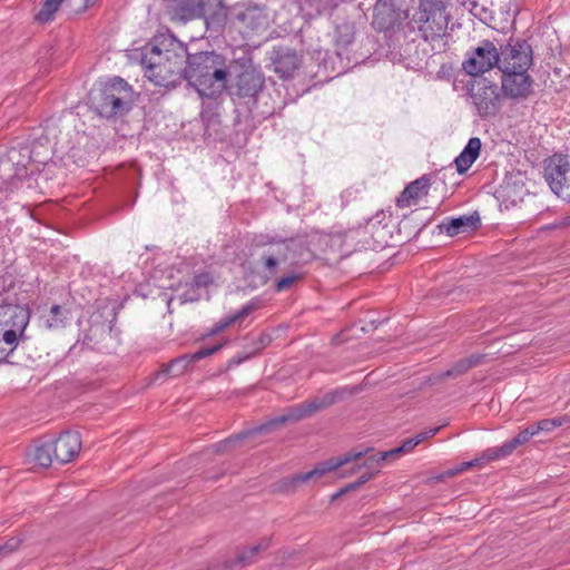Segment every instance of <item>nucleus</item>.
Here are the masks:
<instances>
[{
  "label": "nucleus",
  "mask_w": 570,
  "mask_h": 570,
  "mask_svg": "<svg viewBox=\"0 0 570 570\" xmlns=\"http://www.w3.org/2000/svg\"><path fill=\"white\" fill-rule=\"evenodd\" d=\"M244 436H245L244 434H238L235 438H228V439L215 444L214 445L215 452L218 453V452H223V451L227 450L229 446L235 444L237 441L242 440Z\"/></svg>",
  "instance_id": "a19ab883"
},
{
  "label": "nucleus",
  "mask_w": 570,
  "mask_h": 570,
  "mask_svg": "<svg viewBox=\"0 0 570 570\" xmlns=\"http://www.w3.org/2000/svg\"><path fill=\"white\" fill-rule=\"evenodd\" d=\"M29 323V311L23 307L16 306L11 309L10 318L6 321L10 328L6 330L2 334V341L10 345L16 346L18 338L23 334Z\"/></svg>",
  "instance_id": "aec40b11"
},
{
  "label": "nucleus",
  "mask_w": 570,
  "mask_h": 570,
  "mask_svg": "<svg viewBox=\"0 0 570 570\" xmlns=\"http://www.w3.org/2000/svg\"><path fill=\"white\" fill-rule=\"evenodd\" d=\"M346 491H343V488L341 490H338L337 492H335L333 495H332V500H336L338 499L340 497H342L343 494H345Z\"/></svg>",
  "instance_id": "de8ad7c7"
},
{
  "label": "nucleus",
  "mask_w": 570,
  "mask_h": 570,
  "mask_svg": "<svg viewBox=\"0 0 570 570\" xmlns=\"http://www.w3.org/2000/svg\"><path fill=\"white\" fill-rule=\"evenodd\" d=\"M261 307V301L258 298L250 299L247 304H245L239 311L235 314L229 315L219 320L210 330V334H218L225 328L229 327L236 322H242L245 317H247L250 313L258 309Z\"/></svg>",
  "instance_id": "a878e982"
},
{
  "label": "nucleus",
  "mask_w": 570,
  "mask_h": 570,
  "mask_svg": "<svg viewBox=\"0 0 570 570\" xmlns=\"http://www.w3.org/2000/svg\"><path fill=\"white\" fill-rule=\"evenodd\" d=\"M449 21L445 0H420L409 26L425 41H433L445 35Z\"/></svg>",
  "instance_id": "20e7f679"
},
{
  "label": "nucleus",
  "mask_w": 570,
  "mask_h": 570,
  "mask_svg": "<svg viewBox=\"0 0 570 570\" xmlns=\"http://www.w3.org/2000/svg\"><path fill=\"white\" fill-rule=\"evenodd\" d=\"M236 20L239 21L245 29L250 31H257L262 27H264L266 22V17L256 7H249L244 11L236 14Z\"/></svg>",
  "instance_id": "c85d7f7f"
},
{
  "label": "nucleus",
  "mask_w": 570,
  "mask_h": 570,
  "mask_svg": "<svg viewBox=\"0 0 570 570\" xmlns=\"http://www.w3.org/2000/svg\"><path fill=\"white\" fill-rule=\"evenodd\" d=\"M261 264L265 272L266 279H269L278 272L281 264L289 258L291 242L286 239H269L262 243Z\"/></svg>",
  "instance_id": "4468645a"
},
{
  "label": "nucleus",
  "mask_w": 570,
  "mask_h": 570,
  "mask_svg": "<svg viewBox=\"0 0 570 570\" xmlns=\"http://www.w3.org/2000/svg\"><path fill=\"white\" fill-rule=\"evenodd\" d=\"M525 194L527 188L523 177L520 174L507 177L500 187L501 197L505 200H510L513 205L518 202H522Z\"/></svg>",
  "instance_id": "5701e85b"
},
{
  "label": "nucleus",
  "mask_w": 570,
  "mask_h": 570,
  "mask_svg": "<svg viewBox=\"0 0 570 570\" xmlns=\"http://www.w3.org/2000/svg\"><path fill=\"white\" fill-rule=\"evenodd\" d=\"M480 225V216L478 213L470 215H463L456 218H452L446 225L445 230L450 236H455L461 233L476 229Z\"/></svg>",
  "instance_id": "cd10ccee"
},
{
  "label": "nucleus",
  "mask_w": 570,
  "mask_h": 570,
  "mask_svg": "<svg viewBox=\"0 0 570 570\" xmlns=\"http://www.w3.org/2000/svg\"><path fill=\"white\" fill-rule=\"evenodd\" d=\"M354 26L348 22H344L336 27L335 30V43L340 48H347L354 41Z\"/></svg>",
  "instance_id": "2f4dec72"
},
{
  "label": "nucleus",
  "mask_w": 570,
  "mask_h": 570,
  "mask_svg": "<svg viewBox=\"0 0 570 570\" xmlns=\"http://www.w3.org/2000/svg\"><path fill=\"white\" fill-rule=\"evenodd\" d=\"M402 0H377L373 10L372 27L387 32L400 27L409 17Z\"/></svg>",
  "instance_id": "9d476101"
},
{
  "label": "nucleus",
  "mask_w": 570,
  "mask_h": 570,
  "mask_svg": "<svg viewBox=\"0 0 570 570\" xmlns=\"http://www.w3.org/2000/svg\"><path fill=\"white\" fill-rule=\"evenodd\" d=\"M273 71L282 79L292 78L302 65V57L289 47H275L271 52Z\"/></svg>",
  "instance_id": "dca6fc26"
},
{
  "label": "nucleus",
  "mask_w": 570,
  "mask_h": 570,
  "mask_svg": "<svg viewBox=\"0 0 570 570\" xmlns=\"http://www.w3.org/2000/svg\"><path fill=\"white\" fill-rule=\"evenodd\" d=\"M229 75H233L230 95L238 98L256 99L264 88L265 76L261 67L250 58L243 57L235 60Z\"/></svg>",
  "instance_id": "423d86ee"
},
{
  "label": "nucleus",
  "mask_w": 570,
  "mask_h": 570,
  "mask_svg": "<svg viewBox=\"0 0 570 570\" xmlns=\"http://www.w3.org/2000/svg\"><path fill=\"white\" fill-rule=\"evenodd\" d=\"M7 551V546H0V554Z\"/></svg>",
  "instance_id": "3c124183"
},
{
  "label": "nucleus",
  "mask_w": 570,
  "mask_h": 570,
  "mask_svg": "<svg viewBox=\"0 0 570 570\" xmlns=\"http://www.w3.org/2000/svg\"><path fill=\"white\" fill-rule=\"evenodd\" d=\"M187 48L173 35H159L141 53L145 77L156 86L176 87L184 80Z\"/></svg>",
  "instance_id": "f257e3e1"
},
{
  "label": "nucleus",
  "mask_w": 570,
  "mask_h": 570,
  "mask_svg": "<svg viewBox=\"0 0 570 570\" xmlns=\"http://www.w3.org/2000/svg\"><path fill=\"white\" fill-rule=\"evenodd\" d=\"M501 91L504 97L520 100L527 99L533 92V78L528 70H502Z\"/></svg>",
  "instance_id": "ddd939ff"
},
{
  "label": "nucleus",
  "mask_w": 570,
  "mask_h": 570,
  "mask_svg": "<svg viewBox=\"0 0 570 570\" xmlns=\"http://www.w3.org/2000/svg\"><path fill=\"white\" fill-rule=\"evenodd\" d=\"M430 186V178L426 175L415 179L410 183L396 198V206L399 208H406L416 205L420 199L428 195Z\"/></svg>",
  "instance_id": "412c9836"
},
{
  "label": "nucleus",
  "mask_w": 570,
  "mask_h": 570,
  "mask_svg": "<svg viewBox=\"0 0 570 570\" xmlns=\"http://www.w3.org/2000/svg\"><path fill=\"white\" fill-rule=\"evenodd\" d=\"M499 48L490 40H483L481 45L468 52L462 62V69L472 77L483 78L482 75L494 67L499 68Z\"/></svg>",
  "instance_id": "1a4fd4ad"
},
{
  "label": "nucleus",
  "mask_w": 570,
  "mask_h": 570,
  "mask_svg": "<svg viewBox=\"0 0 570 570\" xmlns=\"http://www.w3.org/2000/svg\"><path fill=\"white\" fill-rule=\"evenodd\" d=\"M196 299H198V295H196V294H188V293L184 294V302H187V301L193 302Z\"/></svg>",
  "instance_id": "49530a36"
},
{
  "label": "nucleus",
  "mask_w": 570,
  "mask_h": 570,
  "mask_svg": "<svg viewBox=\"0 0 570 570\" xmlns=\"http://www.w3.org/2000/svg\"><path fill=\"white\" fill-rule=\"evenodd\" d=\"M312 7H315V10L318 14L325 12L334 4L330 0H309Z\"/></svg>",
  "instance_id": "79ce46f5"
},
{
  "label": "nucleus",
  "mask_w": 570,
  "mask_h": 570,
  "mask_svg": "<svg viewBox=\"0 0 570 570\" xmlns=\"http://www.w3.org/2000/svg\"><path fill=\"white\" fill-rule=\"evenodd\" d=\"M69 312L60 305H53L46 318V326L51 330H59L66 326Z\"/></svg>",
  "instance_id": "c756f323"
},
{
  "label": "nucleus",
  "mask_w": 570,
  "mask_h": 570,
  "mask_svg": "<svg viewBox=\"0 0 570 570\" xmlns=\"http://www.w3.org/2000/svg\"><path fill=\"white\" fill-rule=\"evenodd\" d=\"M166 8L169 19L178 23L200 19L205 14L203 0H167Z\"/></svg>",
  "instance_id": "f3484780"
},
{
  "label": "nucleus",
  "mask_w": 570,
  "mask_h": 570,
  "mask_svg": "<svg viewBox=\"0 0 570 570\" xmlns=\"http://www.w3.org/2000/svg\"><path fill=\"white\" fill-rule=\"evenodd\" d=\"M268 547V541H264L263 543H259L257 546H253L250 547L249 549V554L250 556H247L245 553L240 554L238 557V560L240 563H247L250 561V558L256 554L258 551H261L262 549H266Z\"/></svg>",
  "instance_id": "ea45409f"
},
{
  "label": "nucleus",
  "mask_w": 570,
  "mask_h": 570,
  "mask_svg": "<svg viewBox=\"0 0 570 570\" xmlns=\"http://www.w3.org/2000/svg\"><path fill=\"white\" fill-rule=\"evenodd\" d=\"M242 361H243L242 358H238V360L234 361V363L240 364Z\"/></svg>",
  "instance_id": "603ef678"
},
{
  "label": "nucleus",
  "mask_w": 570,
  "mask_h": 570,
  "mask_svg": "<svg viewBox=\"0 0 570 570\" xmlns=\"http://www.w3.org/2000/svg\"><path fill=\"white\" fill-rule=\"evenodd\" d=\"M439 430H440V428H432V429H429L428 431H424L423 433L425 435V439L434 436L439 432Z\"/></svg>",
  "instance_id": "a18cd8bd"
},
{
  "label": "nucleus",
  "mask_w": 570,
  "mask_h": 570,
  "mask_svg": "<svg viewBox=\"0 0 570 570\" xmlns=\"http://www.w3.org/2000/svg\"><path fill=\"white\" fill-rule=\"evenodd\" d=\"M544 177L551 190L570 200V156L554 154L546 160Z\"/></svg>",
  "instance_id": "6e6552de"
},
{
  "label": "nucleus",
  "mask_w": 570,
  "mask_h": 570,
  "mask_svg": "<svg viewBox=\"0 0 570 570\" xmlns=\"http://www.w3.org/2000/svg\"><path fill=\"white\" fill-rule=\"evenodd\" d=\"M107 334L104 323H92L83 335V343L94 348Z\"/></svg>",
  "instance_id": "473e14b6"
},
{
  "label": "nucleus",
  "mask_w": 570,
  "mask_h": 570,
  "mask_svg": "<svg viewBox=\"0 0 570 570\" xmlns=\"http://www.w3.org/2000/svg\"><path fill=\"white\" fill-rule=\"evenodd\" d=\"M499 70H529L533 61L531 46L527 41L517 40L502 45L499 48Z\"/></svg>",
  "instance_id": "f8f14e48"
},
{
  "label": "nucleus",
  "mask_w": 570,
  "mask_h": 570,
  "mask_svg": "<svg viewBox=\"0 0 570 570\" xmlns=\"http://www.w3.org/2000/svg\"><path fill=\"white\" fill-rule=\"evenodd\" d=\"M363 455H364L363 452H351V453L344 454L340 458H332L327 461L318 463L313 470H311L308 472L298 473V474L294 475L291 479V483L293 485H296L298 483H303V482L309 481L312 479L321 478L330 471H334L345 464H348L351 462L360 460Z\"/></svg>",
  "instance_id": "a211bd4d"
},
{
  "label": "nucleus",
  "mask_w": 570,
  "mask_h": 570,
  "mask_svg": "<svg viewBox=\"0 0 570 570\" xmlns=\"http://www.w3.org/2000/svg\"><path fill=\"white\" fill-rule=\"evenodd\" d=\"M534 435H537L533 425H530L505 443L513 453L518 446L525 444Z\"/></svg>",
  "instance_id": "f704fd0d"
},
{
  "label": "nucleus",
  "mask_w": 570,
  "mask_h": 570,
  "mask_svg": "<svg viewBox=\"0 0 570 570\" xmlns=\"http://www.w3.org/2000/svg\"><path fill=\"white\" fill-rule=\"evenodd\" d=\"M261 307V301L258 298L250 299L247 304H245L239 311L235 314L229 315L219 320L210 330V334H218L225 328L229 327L236 322H242L245 317H247L250 313L258 309Z\"/></svg>",
  "instance_id": "393cba45"
},
{
  "label": "nucleus",
  "mask_w": 570,
  "mask_h": 570,
  "mask_svg": "<svg viewBox=\"0 0 570 570\" xmlns=\"http://www.w3.org/2000/svg\"><path fill=\"white\" fill-rule=\"evenodd\" d=\"M66 0H45L41 9L36 14L35 19L40 23H48L55 19L56 12Z\"/></svg>",
  "instance_id": "7c9ffc66"
},
{
  "label": "nucleus",
  "mask_w": 570,
  "mask_h": 570,
  "mask_svg": "<svg viewBox=\"0 0 570 570\" xmlns=\"http://www.w3.org/2000/svg\"><path fill=\"white\" fill-rule=\"evenodd\" d=\"M338 397V392H328L323 396L308 399L303 403L285 409L281 414L273 417L267 424L262 425L258 432L269 431L274 426H278L288 422H297L312 416L314 413L333 405Z\"/></svg>",
  "instance_id": "0eeeda50"
},
{
  "label": "nucleus",
  "mask_w": 570,
  "mask_h": 570,
  "mask_svg": "<svg viewBox=\"0 0 570 570\" xmlns=\"http://www.w3.org/2000/svg\"><path fill=\"white\" fill-rule=\"evenodd\" d=\"M470 370V364L465 358H462L453 364V366L439 375L440 380H445L448 377H456Z\"/></svg>",
  "instance_id": "c9c22d12"
},
{
  "label": "nucleus",
  "mask_w": 570,
  "mask_h": 570,
  "mask_svg": "<svg viewBox=\"0 0 570 570\" xmlns=\"http://www.w3.org/2000/svg\"><path fill=\"white\" fill-rule=\"evenodd\" d=\"M379 461L373 458V455H367L362 464H358L356 468H353L351 473L357 472L361 473L358 479L355 482H352L343 488V491L350 492L358 489L361 485L371 480L375 474L380 472Z\"/></svg>",
  "instance_id": "4be33fe9"
},
{
  "label": "nucleus",
  "mask_w": 570,
  "mask_h": 570,
  "mask_svg": "<svg viewBox=\"0 0 570 570\" xmlns=\"http://www.w3.org/2000/svg\"><path fill=\"white\" fill-rule=\"evenodd\" d=\"M481 149V140L478 137L470 138L468 145L454 159L456 170L459 174H464L469 170L472 164L476 160Z\"/></svg>",
  "instance_id": "bb28decb"
},
{
  "label": "nucleus",
  "mask_w": 570,
  "mask_h": 570,
  "mask_svg": "<svg viewBox=\"0 0 570 570\" xmlns=\"http://www.w3.org/2000/svg\"><path fill=\"white\" fill-rule=\"evenodd\" d=\"M261 307V301L258 298L250 299L247 304H245L239 311L235 314L229 315L219 320L210 330V334H218L225 328L229 327L236 322H242L245 317H247L250 313L258 309Z\"/></svg>",
  "instance_id": "b1692460"
},
{
  "label": "nucleus",
  "mask_w": 570,
  "mask_h": 570,
  "mask_svg": "<svg viewBox=\"0 0 570 570\" xmlns=\"http://www.w3.org/2000/svg\"><path fill=\"white\" fill-rule=\"evenodd\" d=\"M90 102L100 117H121L131 108L132 89L124 79L115 77L91 91Z\"/></svg>",
  "instance_id": "7ed1b4c3"
},
{
  "label": "nucleus",
  "mask_w": 570,
  "mask_h": 570,
  "mask_svg": "<svg viewBox=\"0 0 570 570\" xmlns=\"http://www.w3.org/2000/svg\"><path fill=\"white\" fill-rule=\"evenodd\" d=\"M417 444H420V440H414V438H413V439L405 441L401 446H399L396 449L375 453L372 455H373V458H375L379 461L380 466H382V463L385 462L386 460L396 458L401 452L411 451Z\"/></svg>",
  "instance_id": "72a5a7b5"
},
{
  "label": "nucleus",
  "mask_w": 570,
  "mask_h": 570,
  "mask_svg": "<svg viewBox=\"0 0 570 570\" xmlns=\"http://www.w3.org/2000/svg\"><path fill=\"white\" fill-rule=\"evenodd\" d=\"M553 421V430L562 424L560 419H551Z\"/></svg>",
  "instance_id": "09e8293b"
},
{
  "label": "nucleus",
  "mask_w": 570,
  "mask_h": 570,
  "mask_svg": "<svg viewBox=\"0 0 570 570\" xmlns=\"http://www.w3.org/2000/svg\"><path fill=\"white\" fill-rule=\"evenodd\" d=\"M212 283L213 278L208 273L198 274L193 279V286L196 288H206Z\"/></svg>",
  "instance_id": "58836bf2"
},
{
  "label": "nucleus",
  "mask_w": 570,
  "mask_h": 570,
  "mask_svg": "<svg viewBox=\"0 0 570 570\" xmlns=\"http://www.w3.org/2000/svg\"><path fill=\"white\" fill-rule=\"evenodd\" d=\"M96 1L97 0H66V6L75 12H82Z\"/></svg>",
  "instance_id": "4c0bfd02"
},
{
  "label": "nucleus",
  "mask_w": 570,
  "mask_h": 570,
  "mask_svg": "<svg viewBox=\"0 0 570 570\" xmlns=\"http://www.w3.org/2000/svg\"><path fill=\"white\" fill-rule=\"evenodd\" d=\"M223 347V344H215L209 347H200L197 352L191 355H183L177 357L169 363L165 364L158 372L155 373V381L166 380L167 377H175L181 375L190 363L197 362L204 357H207Z\"/></svg>",
  "instance_id": "2eb2a0df"
},
{
  "label": "nucleus",
  "mask_w": 570,
  "mask_h": 570,
  "mask_svg": "<svg viewBox=\"0 0 570 570\" xmlns=\"http://www.w3.org/2000/svg\"><path fill=\"white\" fill-rule=\"evenodd\" d=\"M229 70L226 58L215 51H187L184 79L203 98L215 99L227 88Z\"/></svg>",
  "instance_id": "f03ea898"
},
{
  "label": "nucleus",
  "mask_w": 570,
  "mask_h": 570,
  "mask_svg": "<svg viewBox=\"0 0 570 570\" xmlns=\"http://www.w3.org/2000/svg\"><path fill=\"white\" fill-rule=\"evenodd\" d=\"M414 440H420V443H421L422 441H424V440H425V435H424V433H423V432H422V433H419V434L414 438Z\"/></svg>",
  "instance_id": "8fccbe9b"
},
{
  "label": "nucleus",
  "mask_w": 570,
  "mask_h": 570,
  "mask_svg": "<svg viewBox=\"0 0 570 570\" xmlns=\"http://www.w3.org/2000/svg\"><path fill=\"white\" fill-rule=\"evenodd\" d=\"M81 450V436L75 431H65L55 440L42 441L32 452L33 461L48 468L52 463L65 464L71 462Z\"/></svg>",
  "instance_id": "39448f33"
},
{
  "label": "nucleus",
  "mask_w": 570,
  "mask_h": 570,
  "mask_svg": "<svg viewBox=\"0 0 570 570\" xmlns=\"http://www.w3.org/2000/svg\"><path fill=\"white\" fill-rule=\"evenodd\" d=\"M511 451L509 449V446L507 445V443L504 442L501 446H495V448H489L487 449L482 455L478 459H474L472 461H469V462H463L461 463L460 465H458L456 468L454 469H449L446 470L445 472L439 474L438 476H435V480L436 481H443L444 479L446 478H452L472 466H478L480 465L481 463L483 462H491V461H495V460H500V459H503V458H507L509 455H511Z\"/></svg>",
  "instance_id": "6ab92c4d"
},
{
  "label": "nucleus",
  "mask_w": 570,
  "mask_h": 570,
  "mask_svg": "<svg viewBox=\"0 0 570 570\" xmlns=\"http://www.w3.org/2000/svg\"><path fill=\"white\" fill-rule=\"evenodd\" d=\"M483 357L484 356L481 355V354H472L469 357H465V360L470 364V368H472V367L478 366L479 364H481Z\"/></svg>",
  "instance_id": "c03bdc74"
},
{
  "label": "nucleus",
  "mask_w": 570,
  "mask_h": 570,
  "mask_svg": "<svg viewBox=\"0 0 570 570\" xmlns=\"http://www.w3.org/2000/svg\"><path fill=\"white\" fill-rule=\"evenodd\" d=\"M535 433L538 434L540 431L550 432L553 430V421L550 419H544L539 421L537 424H533Z\"/></svg>",
  "instance_id": "37998d69"
},
{
  "label": "nucleus",
  "mask_w": 570,
  "mask_h": 570,
  "mask_svg": "<svg viewBox=\"0 0 570 570\" xmlns=\"http://www.w3.org/2000/svg\"><path fill=\"white\" fill-rule=\"evenodd\" d=\"M470 92L482 118L494 116L499 111L500 92L497 83L487 78H479L471 83Z\"/></svg>",
  "instance_id": "9b49d317"
},
{
  "label": "nucleus",
  "mask_w": 570,
  "mask_h": 570,
  "mask_svg": "<svg viewBox=\"0 0 570 570\" xmlns=\"http://www.w3.org/2000/svg\"><path fill=\"white\" fill-rule=\"evenodd\" d=\"M301 278L302 276L295 273L283 276L275 282V291L278 293L287 291Z\"/></svg>",
  "instance_id": "e433bc0d"
}]
</instances>
